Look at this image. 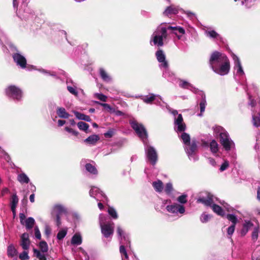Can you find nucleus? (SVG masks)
<instances>
[{"label": "nucleus", "mask_w": 260, "mask_h": 260, "mask_svg": "<svg viewBox=\"0 0 260 260\" xmlns=\"http://www.w3.org/2000/svg\"><path fill=\"white\" fill-rule=\"evenodd\" d=\"M209 64L212 70L220 76L227 75L230 72L229 59L225 54L221 52H213L210 57Z\"/></svg>", "instance_id": "obj_1"}, {"label": "nucleus", "mask_w": 260, "mask_h": 260, "mask_svg": "<svg viewBox=\"0 0 260 260\" xmlns=\"http://www.w3.org/2000/svg\"><path fill=\"white\" fill-rule=\"evenodd\" d=\"M170 32L168 29L166 23H162L159 25L152 34L150 38V43L152 42L154 45L162 47L165 43L170 40Z\"/></svg>", "instance_id": "obj_2"}, {"label": "nucleus", "mask_w": 260, "mask_h": 260, "mask_svg": "<svg viewBox=\"0 0 260 260\" xmlns=\"http://www.w3.org/2000/svg\"><path fill=\"white\" fill-rule=\"evenodd\" d=\"M214 133L216 136H219L220 142L223 148L227 152L232 151V158L235 160L236 155L234 150L235 149V143L230 138L228 132L220 126H215L213 127Z\"/></svg>", "instance_id": "obj_3"}, {"label": "nucleus", "mask_w": 260, "mask_h": 260, "mask_svg": "<svg viewBox=\"0 0 260 260\" xmlns=\"http://www.w3.org/2000/svg\"><path fill=\"white\" fill-rule=\"evenodd\" d=\"M180 138L185 145L184 149L189 159L195 161L198 159V156L196 154L197 145L195 141H192L190 143V136L183 132L180 136Z\"/></svg>", "instance_id": "obj_4"}, {"label": "nucleus", "mask_w": 260, "mask_h": 260, "mask_svg": "<svg viewBox=\"0 0 260 260\" xmlns=\"http://www.w3.org/2000/svg\"><path fill=\"white\" fill-rule=\"evenodd\" d=\"M214 199L217 200L212 194L207 193L205 197H199L197 199V202L201 203L207 206L211 207L214 213L221 216L225 215L224 211L221 207L214 203Z\"/></svg>", "instance_id": "obj_5"}, {"label": "nucleus", "mask_w": 260, "mask_h": 260, "mask_svg": "<svg viewBox=\"0 0 260 260\" xmlns=\"http://www.w3.org/2000/svg\"><path fill=\"white\" fill-rule=\"evenodd\" d=\"M108 217L100 214L99 215V223L103 236L106 238H110L114 233V223L111 221H107Z\"/></svg>", "instance_id": "obj_6"}, {"label": "nucleus", "mask_w": 260, "mask_h": 260, "mask_svg": "<svg viewBox=\"0 0 260 260\" xmlns=\"http://www.w3.org/2000/svg\"><path fill=\"white\" fill-rule=\"evenodd\" d=\"M157 61L160 63L159 68L163 70L162 76L168 80H171L173 74L170 73L168 67V61L166 59V55L162 50L159 49L155 53Z\"/></svg>", "instance_id": "obj_7"}, {"label": "nucleus", "mask_w": 260, "mask_h": 260, "mask_svg": "<svg viewBox=\"0 0 260 260\" xmlns=\"http://www.w3.org/2000/svg\"><path fill=\"white\" fill-rule=\"evenodd\" d=\"M117 232L120 244L119 249L120 252L122 256H124L125 258V260H128V256L124 246L125 245L126 246H128L130 245V241L128 236L126 233H125V232L119 226H117Z\"/></svg>", "instance_id": "obj_8"}, {"label": "nucleus", "mask_w": 260, "mask_h": 260, "mask_svg": "<svg viewBox=\"0 0 260 260\" xmlns=\"http://www.w3.org/2000/svg\"><path fill=\"white\" fill-rule=\"evenodd\" d=\"M162 103L166 105L167 109L174 117L175 129L177 132H183L186 129V125L183 122V117L181 114H178L176 110L171 109L170 106L166 103L162 101Z\"/></svg>", "instance_id": "obj_9"}, {"label": "nucleus", "mask_w": 260, "mask_h": 260, "mask_svg": "<svg viewBox=\"0 0 260 260\" xmlns=\"http://www.w3.org/2000/svg\"><path fill=\"white\" fill-rule=\"evenodd\" d=\"M132 127L144 143L148 141V135L146 128L142 123H138L135 119L129 120Z\"/></svg>", "instance_id": "obj_10"}, {"label": "nucleus", "mask_w": 260, "mask_h": 260, "mask_svg": "<svg viewBox=\"0 0 260 260\" xmlns=\"http://www.w3.org/2000/svg\"><path fill=\"white\" fill-rule=\"evenodd\" d=\"M6 95L15 102L21 101L23 96L22 90L18 87L11 85L5 89Z\"/></svg>", "instance_id": "obj_11"}, {"label": "nucleus", "mask_w": 260, "mask_h": 260, "mask_svg": "<svg viewBox=\"0 0 260 260\" xmlns=\"http://www.w3.org/2000/svg\"><path fill=\"white\" fill-rule=\"evenodd\" d=\"M9 47L11 51L13 52L12 57L17 66L21 69L25 68L26 67V59L25 57L18 52L14 45L10 44Z\"/></svg>", "instance_id": "obj_12"}, {"label": "nucleus", "mask_w": 260, "mask_h": 260, "mask_svg": "<svg viewBox=\"0 0 260 260\" xmlns=\"http://www.w3.org/2000/svg\"><path fill=\"white\" fill-rule=\"evenodd\" d=\"M143 144L147 160L152 165L154 166L156 164L158 158L157 152L153 146L149 145L148 141L146 143H144Z\"/></svg>", "instance_id": "obj_13"}, {"label": "nucleus", "mask_w": 260, "mask_h": 260, "mask_svg": "<svg viewBox=\"0 0 260 260\" xmlns=\"http://www.w3.org/2000/svg\"><path fill=\"white\" fill-rule=\"evenodd\" d=\"M232 57L234 61V74L235 78L237 79V78H238L239 80L245 78V74L241 63L240 59L234 53L232 54Z\"/></svg>", "instance_id": "obj_14"}, {"label": "nucleus", "mask_w": 260, "mask_h": 260, "mask_svg": "<svg viewBox=\"0 0 260 260\" xmlns=\"http://www.w3.org/2000/svg\"><path fill=\"white\" fill-rule=\"evenodd\" d=\"M166 209L167 211L171 213L178 215H183L185 212V208L184 205L174 203L171 205L167 206Z\"/></svg>", "instance_id": "obj_15"}, {"label": "nucleus", "mask_w": 260, "mask_h": 260, "mask_svg": "<svg viewBox=\"0 0 260 260\" xmlns=\"http://www.w3.org/2000/svg\"><path fill=\"white\" fill-rule=\"evenodd\" d=\"M89 195L91 197L94 198L97 201L105 202L107 201V197L99 188L95 186H92L90 191Z\"/></svg>", "instance_id": "obj_16"}, {"label": "nucleus", "mask_w": 260, "mask_h": 260, "mask_svg": "<svg viewBox=\"0 0 260 260\" xmlns=\"http://www.w3.org/2000/svg\"><path fill=\"white\" fill-rule=\"evenodd\" d=\"M167 25L168 29L170 32V36L171 34H173L177 37L178 40H181L182 39L183 36L185 33V29L182 27L180 26H173L170 25Z\"/></svg>", "instance_id": "obj_17"}, {"label": "nucleus", "mask_w": 260, "mask_h": 260, "mask_svg": "<svg viewBox=\"0 0 260 260\" xmlns=\"http://www.w3.org/2000/svg\"><path fill=\"white\" fill-rule=\"evenodd\" d=\"M136 98L141 99L145 103L147 104H151L156 100V98H158L160 100H162L161 96L154 93H150L145 96L140 95L136 96Z\"/></svg>", "instance_id": "obj_18"}, {"label": "nucleus", "mask_w": 260, "mask_h": 260, "mask_svg": "<svg viewBox=\"0 0 260 260\" xmlns=\"http://www.w3.org/2000/svg\"><path fill=\"white\" fill-rule=\"evenodd\" d=\"M30 244V241L29 239V235L24 233L20 236V245L24 250H28Z\"/></svg>", "instance_id": "obj_19"}, {"label": "nucleus", "mask_w": 260, "mask_h": 260, "mask_svg": "<svg viewBox=\"0 0 260 260\" xmlns=\"http://www.w3.org/2000/svg\"><path fill=\"white\" fill-rule=\"evenodd\" d=\"M179 85L182 88L189 89L195 93H197L198 91V89L196 88L191 84L182 79L179 80Z\"/></svg>", "instance_id": "obj_20"}, {"label": "nucleus", "mask_w": 260, "mask_h": 260, "mask_svg": "<svg viewBox=\"0 0 260 260\" xmlns=\"http://www.w3.org/2000/svg\"><path fill=\"white\" fill-rule=\"evenodd\" d=\"M7 255L9 257L14 258L15 260H17L18 251L13 244H11L8 246Z\"/></svg>", "instance_id": "obj_21"}, {"label": "nucleus", "mask_w": 260, "mask_h": 260, "mask_svg": "<svg viewBox=\"0 0 260 260\" xmlns=\"http://www.w3.org/2000/svg\"><path fill=\"white\" fill-rule=\"evenodd\" d=\"M199 92H200L199 94L201 95V98H202V99L199 103L200 110L201 113L199 114V116H201L202 115V113L205 111V108H206V107L207 105V102H206V100L205 94L202 91H200Z\"/></svg>", "instance_id": "obj_22"}, {"label": "nucleus", "mask_w": 260, "mask_h": 260, "mask_svg": "<svg viewBox=\"0 0 260 260\" xmlns=\"http://www.w3.org/2000/svg\"><path fill=\"white\" fill-rule=\"evenodd\" d=\"M56 112L57 116L61 118L67 119L70 116V114L67 112L63 107H57Z\"/></svg>", "instance_id": "obj_23"}, {"label": "nucleus", "mask_w": 260, "mask_h": 260, "mask_svg": "<svg viewBox=\"0 0 260 260\" xmlns=\"http://www.w3.org/2000/svg\"><path fill=\"white\" fill-rule=\"evenodd\" d=\"M205 35L207 37L214 39H217L220 41H222V38L215 30H208L205 31Z\"/></svg>", "instance_id": "obj_24"}, {"label": "nucleus", "mask_w": 260, "mask_h": 260, "mask_svg": "<svg viewBox=\"0 0 260 260\" xmlns=\"http://www.w3.org/2000/svg\"><path fill=\"white\" fill-rule=\"evenodd\" d=\"M99 74L100 75V77L104 81L107 83L112 81V78L103 68H100Z\"/></svg>", "instance_id": "obj_25"}, {"label": "nucleus", "mask_w": 260, "mask_h": 260, "mask_svg": "<svg viewBox=\"0 0 260 260\" xmlns=\"http://www.w3.org/2000/svg\"><path fill=\"white\" fill-rule=\"evenodd\" d=\"M253 226V223L250 220H245L243 225V228L241 231L242 236H245L249 230Z\"/></svg>", "instance_id": "obj_26"}, {"label": "nucleus", "mask_w": 260, "mask_h": 260, "mask_svg": "<svg viewBox=\"0 0 260 260\" xmlns=\"http://www.w3.org/2000/svg\"><path fill=\"white\" fill-rule=\"evenodd\" d=\"M152 185L156 192L160 193L162 191L164 186L162 182L160 180H157L152 183Z\"/></svg>", "instance_id": "obj_27"}, {"label": "nucleus", "mask_w": 260, "mask_h": 260, "mask_svg": "<svg viewBox=\"0 0 260 260\" xmlns=\"http://www.w3.org/2000/svg\"><path fill=\"white\" fill-rule=\"evenodd\" d=\"M179 8L178 7L171 6L168 7L165 11L164 12V15L166 16H169L171 14H176L178 13Z\"/></svg>", "instance_id": "obj_28"}, {"label": "nucleus", "mask_w": 260, "mask_h": 260, "mask_svg": "<svg viewBox=\"0 0 260 260\" xmlns=\"http://www.w3.org/2000/svg\"><path fill=\"white\" fill-rule=\"evenodd\" d=\"M54 210L56 212V215H59L62 214H66L68 211L67 208L62 205L56 204L54 206Z\"/></svg>", "instance_id": "obj_29"}, {"label": "nucleus", "mask_w": 260, "mask_h": 260, "mask_svg": "<svg viewBox=\"0 0 260 260\" xmlns=\"http://www.w3.org/2000/svg\"><path fill=\"white\" fill-rule=\"evenodd\" d=\"M82 242L81 236L78 233L74 235L71 239V244L73 245H79L81 244Z\"/></svg>", "instance_id": "obj_30"}, {"label": "nucleus", "mask_w": 260, "mask_h": 260, "mask_svg": "<svg viewBox=\"0 0 260 260\" xmlns=\"http://www.w3.org/2000/svg\"><path fill=\"white\" fill-rule=\"evenodd\" d=\"M35 223V220L34 218L29 217L28 218L26 219L24 221V224L25 228L27 230H31L34 226Z\"/></svg>", "instance_id": "obj_31"}, {"label": "nucleus", "mask_w": 260, "mask_h": 260, "mask_svg": "<svg viewBox=\"0 0 260 260\" xmlns=\"http://www.w3.org/2000/svg\"><path fill=\"white\" fill-rule=\"evenodd\" d=\"M74 114L76 118L78 119L84 120L87 122H90L91 121V118L89 116L85 115L83 113H81L77 111H75Z\"/></svg>", "instance_id": "obj_32"}, {"label": "nucleus", "mask_w": 260, "mask_h": 260, "mask_svg": "<svg viewBox=\"0 0 260 260\" xmlns=\"http://www.w3.org/2000/svg\"><path fill=\"white\" fill-rule=\"evenodd\" d=\"M99 140V137L96 135L90 136L87 138L84 142L89 144L94 145Z\"/></svg>", "instance_id": "obj_33"}, {"label": "nucleus", "mask_w": 260, "mask_h": 260, "mask_svg": "<svg viewBox=\"0 0 260 260\" xmlns=\"http://www.w3.org/2000/svg\"><path fill=\"white\" fill-rule=\"evenodd\" d=\"M17 180L21 184L28 183L29 182V178L24 173H20L18 175Z\"/></svg>", "instance_id": "obj_34"}, {"label": "nucleus", "mask_w": 260, "mask_h": 260, "mask_svg": "<svg viewBox=\"0 0 260 260\" xmlns=\"http://www.w3.org/2000/svg\"><path fill=\"white\" fill-rule=\"evenodd\" d=\"M85 168L86 170L90 174L93 175H96L98 174V171L96 168L91 164L87 163L85 166Z\"/></svg>", "instance_id": "obj_35"}, {"label": "nucleus", "mask_w": 260, "mask_h": 260, "mask_svg": "<svg viewBox=\"0 0 260 260\" xmlns=\"http://www.w3.org/2000/svg\"><path fill=\"white\" fill-rule=\"evenodd\" d=\"M23 16V19H24V20L28 22V23L30 25H31V23L34 21V19L36 18V17L34 14H28L26 12H24V14Z\"/></svg>", "instance_id": "obj_36"}, {"label": "nucleus", "mask_w": 260, "mask_h": 260, "mask_svg": "<svg viewBox=\"0 0 260 260\" xmlns=\"http://www.w3.org/2000/svg\"><path fill=\"white\" fill-rule=\"evenodd\" d=\"M34 253L35 255L39 259V260H47V258L45 255V254L42 253L39 250L34 248L33 249Z\"/></svg>", "instance_id": "obj_37"}, {"label": "nucleus", "mask_w": 260, "mask_h": 260, "mask_svg": "<svg viewBox=\"0 0 260 260\" xmlns=\"http://www.w3.org/2000/svg\"><path fill=\"white\" fill-rule=\"evenodd\" d=\"M252 122L254 126L256 127L260 126V112L257 115H252Z\"/></svg>", "instance_id": "obj_38"}, {"label": "nucleus", "mask_w": 260, "mask_h": 260, "mask_svg": "<svg viewBox=\"0 0 260 260\" xmlns=\"http://www.w3.org/2000/svg\"><path fill=\"white\" fill-rule=\"evenodd\" d=\"M210 150L213 153H216L218 151V144L215 140H212L210 144Z\"/></svg>", "instance_id": "obj_39"}, {"label": "nucleus", "mask_w": 260, "mask_h": 260, "mask_svg": "<svg viewBox=\"0 0 260 260\" xmlns=\"http://www.w3.org/2000/svg\"><path fill=\"white\" fill-rule=\"evenodd\" d=\"M77 126L80 130L83 131L86 133H87V131L89 126L87 123L83 121L79 122L77 123Z\"/></svg>", "instance_id": "obj_40"}, {"label": "nucleus", "mask_w": 260, "mask_h": 260, "mask_svg": "<svg viewBox=\"0 0 260 260\" xmlns=\"http://www.w3.org/2000/svg\"><path fill=\"white\" fill-rule=\"evenodd\" d=\"M243 85L244 86V89L247 92V93L248 95V99H249V104L250 106H251L252 107H254L255 106V104H256V102H255V101L253 99H252V96L250 95L249 94V93L247 92V85L246 82H245L243 84Z\"/></svg>", "instance_id": "obj_41"}, {"label": "nucleus", "mask_w": 260, "mask_h": 260, "mask_svg": "<svg viewBox=\"0 0 260 260\" xmlns=\"http://www.w3.org/2000/svg\"><path fill=\"white\" fill-rule=\"evenodd\" d=\"M164 190L168 196H171L172 194V191L173 190V187L172 184L170 182H168L166 184Z\"/></svg>", "instance_id": "obj_42"}, {"label": "nucleus", "mask_w": 260, "mask_h": 260, "mask_svg": "<svg viewBox=\"0 0 260 260\" xmlns=\"http://www.w3.org/2000/svg\"><path fill=\"white\" fill-rule=\"evenodd\" d=\"M226 218L230 221L232 222V224L236 225L238 222V219L236 215L233 214H228L226 215Z\"/></svg>", "instance_id": "obj_43"}, {"label": "nucleus", "mask_w": 260, "mask_h": 260, "mask_svg": "<svg viewBox=\"0 0 260 260\" xmlns=\"http://www.w3.org/2000/svg\"><path fill=\"white\" fill-rule=\"evenodd\" d=\"M95 103L98 105H100L103 107L105 109L110 112V113H112L113 111H114V109L111 106H110L109 104L106 103H102L98 101H95Z\"/></svg>", "instance_id": "obj_44"}, {"label": "nucleus", "mask_w": 260, "mask_h": 260, "mask_svg": "<svg viewBox=\"0 0 260 260\" xmlns=\"http://www.w3.org/2000/svg\"><path fill=\"white\" fill-rule=\"evenodd\" d=\"M19 201V199L16 193H14L11 197V206H13V208L15 207H17L18 203Z\"/></svg>", "instance_id": "obj_45"}, {"label": "nucleus", "mask_w": 260, "mask_h": 260, "mask_svg": "<svg viewBox=\"0 0 260 260\" xmlns=\"http://www.w3.org/2000/svg\"><path fill=\"white\" fill-rule=\"evenodd\" d=\"M187 195L183 194L177 198V201L178 203L181 205H183L186 203L187 202Z\"/></svg>", "instance_id": "obj_46"}, {"label": "nucleus", "mask_w": 260, "mask_h": 260, "mask_svg": "<svg viewBox=\"0 0 260 260\" xmlns=\"http://www.w3.org/2000/svg\"><path fill=\"white\" fill-rule=\"evenodd\" d=\"M258 232H259V227L258 226L255 227L253 229V232L252 233V235H251V239L254 242L256 241L258 239Z\"/></svg>", "instance_id": "obj_47"}, {"label": "nucleus", "mask_w": 260, "mask_h": 260, "mask_svg": "<svg viewBox=\"0 0 260 260\" xmlns=\"http://www.w3.org/2000/svg\"><path fill=\"white\" fill-rule=\"evenodd\" d=\"M39 247L43 253L46 252L48 250V244L45 241H43L40 242Z\"/></svg>", "instance_id": "obj_48"}, {"label": "nucleus", "mask_w": 260, "mask_h": 260, "mask_svg": "<svg viewBox=\"0 0 260 260\" xmlns=\"http://www.w3.org/2000/svg\"><path fill=\"white\" fill-rule=\"evenodd\" d=\"M108 212L113 218L117 219L118 218L117 212L113 207H109Z\"/></svg>", "instance_id": "obj_49"}, {"label": "nucleus", "mask_w": 260, "mask_h": 260, "mask_svg": "<svg viewBox=\"0 0 260 260\" xmlns=\"http://www.w3.org/2000/svg\"><path fill=\"white\" fill-rule=\"evenodd\" d=\"M211 218V215L204 213L200 216V220L202 223H206Z\"/></svg>", "instance_id": "obj_50"}, {"label": "nucleus", "mask_w": 260, "mask_h": 260, "mask_svg": "<svg viewBox=\"0 0 260 260\" xmlns=\"http://www.w3.org/2000/svg\"><path fill=\"white\" fill-rule=\"evenodd\" d=\"M67 234V229H62L59 231L57 235V238L58 240L63 239Z\"/></svg>", "instance_id": "obj_51"}, {"label": "nucleus", "mask_w": 260, "mask_h": 260, "mask_svg": "<svg viewBox=\"0 0 260 260\" xmlns=\"http://www.w3.org/2000/svg\"><path fill=\"white\" fill-rule=\"evenodd\" d=\"M27 250H24L19 255V257L21 260H28L29 258Z\"/></svg>", "instance_id": "obj_52"}, {"label": "nucleus", "mask_w": 260, "mask_h": 260, "mask_svg": "<svg viewBox=\"0 0 260 260\" xmlns=\"http://www.w3.org/2000/svg\"><path fill=\"white\" fill-rule=\"evenodd\" d=\"M94 96L102 102H106L107 100V96L102 93H96L94 94Z\"/></svg>", "instance_id": "obj_53"}, {"label": "nucleus", "mask_w": 260, "mask_h": 260, "mask_svg": "<svg viewBox=\"0 0 260 260\" xmlns=\"http://www.w3.org/2000/svg\"><path fill=\"white\" fill-rule=\"evenodd\" d=\"M67 89L72 94L77 96L78 92L76 89V88L75 87H73L71 86H67Z\"/></svg>", "instance_id": "obj_54"}, {"label": "nucleus", "mask_w": 260, "mask_h": 260, "mask_svg": "<svg viewBox=\"0 0 260 260\" xmlns=\"http://www.w3.org/2000/svg\"><path fill=\"white\" fill-rule=\"evenodd\" d=\"M115 133V129L111 128L109 129L106 133L104 134V136L107 138H112Z\"/></svg>", "instance_id": "obj_55"}, {"label": "nucleus", "mask_w": 260, "mask_h": 260, "mask_svg": "<svg viewBox=\"0 0 260 260\" xmlns=\"http://www.w3.org/2000/svg\"><path fill=\"white\" fill-rule=\"evenodd\" d=\"M64 129L68 133L72 134L73 135L77 136L79 135L78 132L68 126H66Z\"/></svg>", "instance_id": "obj_56"}, {"label": "nucleus", "mask_w": 260, "mask_h": 260, "mask_svg": "<svg viewBox=\"0 0 260 260\" xmlns=\"http://www.w3.org/2000/svg\"><path fill=\"white\" fill-rule=\"evenodd\" d=\"M229 166V162L228 160H224V162L222 164V165L220 166V171L221 172L224 171L226 169H228V168Z\"/></svg>", "instance_id": "obj_57"}, {"label": "nucleus", "mask_w": 260, "mask_h": 260, "mask_svg": "<svg viewBox=\"0 0 260 260\" xmlns=\"http://www.w3.org/2000/svg\"><path fill=\"white\" fill-rule=\"evenodd\" d=\"M35 236L37 239H41V234L37 226L35 227Z\"/></svg>", "instance_id": "obj_58"}, {"label": "nucleus", "mask_w": 260, "mask_h": 260, "mask_svg": "<svg viewBox=\"0 0 260 260\" xmlns=\"http://www.w3.org/2000/svg\"><path fill=\"white\" fill-rule=\"evenodd\" d=\"M235 225H231V226H230L228 228V230H227V233H228V235L231 236L233 234V233L235 231Z\"/></svg>", "instance_id": "obj_59"}, {"label": "nucleus", "mask_w": 260, "mask_h": 260, "mask_svg": "<svg viewBox=\"0 0 260 260\" xmlns=\"http://www.w3.org/2000/svg\"><path fill=\"white\" fill-rule=\"evenodd\" d=\"M39 71L44 74H47V75H50V76H51L53 77L56 76V74L54 72H50V71L45 70L44 69H40Z\"/></svg>", "instance_id": "obj_60"}, {"label": "nucleus", "mask_w": 260, "mask_h": 260, "mask_svg": "<svg viewBox=\"0 0 260 260\" xmlns=\"http://www.w3.org/2000/svg\"><path fill=\"white\" fill-rule=\"evenodd\" d=\"M25 218H26V216H25V214L24 213H20L19 214L20 221V223L22 224H24V221L26 220Z\"/></svg>", "instance_id": "obj_61"}, {"label": "nucleus", "mask_w": 260, "mask_h": 260, "mask_svg": "<svg viewBox=\"0 0 260 260\" xmlns=\"http://www.w3.org/2000/svg\"><path fill=\"white\" fill-rule=\"evenodd\" d=\"M61 224L60 217L59 215H56V224L58 227H59Z\"/></svg>", "instance_id": "obj_62"}, {"label": "nucleus", "mask_w": 260, "mask_h": 260, "mask_svg": "<svg viewBox=\"0 0 260 260\" xmlns=\"http://www.w3.org/2000/svg\"><path fill=\"white\" fill-rule=\"evenodd\" d=\"M112 113H114L116 116H123L124 115V113L122 111L119 110H115V109L114 111H113Z\"/></svg>", "instance_id": "obj_63"}, {"label": "nucleus", "mask_w": 260, "mask_h": 260, "mask_svg": "<svg viewBox=\"0 0 260 260\" xmlns=\"http://www.w3.org/2000/svg\"><path fill=\"white\" fill-rule=\"evenodd\" d=\"M10 192V190L7 188H4L1 192V194L2 196H4L6 194L9 193Z\"/></svg>", "instance_id": "obj_64"}]
</instances>
